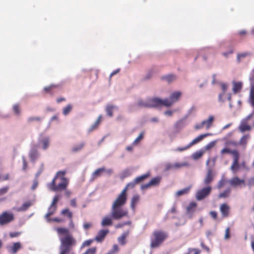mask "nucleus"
<instances>
[{
    "mask_svg": "<svg viewBox=\"0 0 254 254\" xmlns=\"http://www.w3.org/2000/svg\"><path fill=\"white\" fill-rule=\"evenodd\" d=\"M220 154L222 155H223L225 154H231L232 155L233 157H234L235 155L239 154V152L236 149L231 150L228 148H224L221 150Z\"/></svg>",
    "mask_w": 254,
    "mask_h": 254,
    "instance_id": "aec40b11",
    "label": "nucleus"
},
{
    "mask_svg": "<svg viewBox=\"0 0 254 254\" xmlns=\"http://www.w3.org/2000/svg\"><path fill=\"white\" fill-rule=\"evenodd\" d=\"M40 142L42 144V148L46 150L49 146L50 139L49 137H45L40 141Z\"/></svg>",
    "mask_w": 254,
    "mask_h": 254,
    "instance_id": "2f4dec72",
    "label": "nucleus"
},
{
    "mask_svg": "<svg viewBox=\"0 0 254 254\" xmlns=\"http://www.w3.org/2000/svg\"><path fill=\"white\" fill-rule=\"evenodd\" d=\"M143 136H144V132H141L139 134L138 137L133 142V145H137L140 142V141L143 139Z\"/></svg>",
    "mask_w": 254,
    "mask_h": 254,
    "instance_id": "3c124183",
    "label": "nucleus"
},
{
    "mask_svg": "<svg viewBox=\"0 0 254 254\" xmlns=\"http://www.w3.org/2000/svg\"><path fill=\"white\" fill-rule=\"evenodd\" d=\"M22 162H23L22 169H23V170H26L27 168L28 164L26 162V159L24 156L22 157Z\"/></svg>",
    "mask_w": 254,
    "mask_h": 254,
    "instance_id": "0e129e2a",
    "label": "nucleus"
},
{
    "mask_svg": "<svg viewBox=\"0 0 254 254\" xmlns=\"http://www.w3.org/2000/svg\"><path fill=\"white\" fill-rule=\"evenodd\" d=\"M239 154L233 157V161L231 166V169L233 171H237L239 167Z\"/></svg>",
    "mask_w": 254,
    "mask_h": 254,
    "instance_id": "6ab92c4d",
    "label": "nucleus"
},
{
    "mask_svg": "<svg viewBox=\"0 0 254 254\" xmlns=\"http://www.w3.org/2000/svg\"><path fill=\"white\" fill-rule=\"evenodd\" d=\"M211 135V133H205L200 134L198 136H197L196 138L194 139L193 140H192L189 144L190 147L192 146V145L197 143L198 142L201 141L204 137H207L208 136Z\"/></svg>",
    "mask_w": 254,
    "mask_h": 254,
    "instance_id": "a211bd4d",
    "label": "nucleus"
},
{
    "mask_svg": "<svg viewBox=\"0 0 254 254\" xmlns=\"http://www.w3.org/2000/svg\"><path fill=\"white\" fill-rule=\"evenodd\" d=\"M38 186V181L37 179H35L33 181V185L31 187V189L32 190H35Z\"/></svg>",
    "mask_w": 254,
    "mask_h": 254,
    "instance_id": "69168bd1",
    "label": "nucleus"
},
{
    "mask_svg": "<svg viewBox=\"0 0 254 254\" xmlns=\"http://www.w3.org/2000/svg\"><path fill=\"white\" fill-rule=\"evenodd\" d=\"M242 84L241 82H235L234 84L233 91L234 93H237L241 89Z\"/></svg>",
    "mask_w": 254,
    "mask_h": 254,
    "instance_id": "58836bf2",
    "label": "nucleus"
},
{
    "mask_svg": "<svg viewBox=\"0 0 254 254\" xmlns=\"http://www.w3.org/2000/svg\"><path fill=\"white\" fill-rule=\"evenodd\" d=\"M93 242L92 240H88L86 241H85L82 244L81 247L84 248L85 247H88L89 246L91 243Z\"/></svg>",
    "mask_w": 254,
    "mask_h": 254,
    "instance_id": "13d9d810",
    "label": "nucleus"
},
{
    "mask_svg": "<svg viewBox=\"0 0 254 254\" xmlns=\"http://www.w3.org/2000/svg\"><path fill=\"white\" fill-rule=\"evenodd\" d=\"M59 200V197L58 195H55L53 198V201L48 209V211L45 215L46 218H49L50 216L53 215L56 211L57 206V203Z\"/></svg>",
    "mask_w": 254,
    "mask_h": 254,
    "instance_id": "0eeeda50",
    "label": "nucleus"
},
{
    "mask_svg": "<svg viewBox=\"0 0 254 254\" xmlns=\"http://www.w3.org/2000/svg\"><path fill=\"white\" fill-rule=\"evenodd\" d=\"M173 104V101H172L171 99H169L168 98H166L164 100L161 99V106H164L165 107H170Z\"/></svg>",
    "mask_w": 254,
    "mask_h": 254,
    "instance_id": "72a5a7b5",
    "label": "nucleus"
},
{
    "mask_svg": "<svg viewBox=\"0 0 254 254\" xmlns=\"http://www.w3.org/2000/svg\"><path fill=\"white\" fill-rule=\"evenodd\" d=\"M149 108H157L161 107V99L159 98H152L148 99Z\"/></svg>",
    "mask_w": 254,
    "mask_h": 254,
    "instance_id": "2eb2a0df",
    "label": "nucleus"
},
{
    "mask_svg": "<svg viewBox=\"0 0 254 254\" xmlns=\"http://www.w3.org/2000/svg\"><path fill=\"white\" fill-rule=\"evenodd\" d=\"M42 119L40 117H30L27 119V122L28 123H31L34 122H39L42 121Z\"/></svg>",
    "mask_w": 254,
    "mask_h": 254,
    "instance_id": "ea45409f",
    "label": "nucleus"
},
{
    "mask_svg": "<svg viewBox=\"0 0 254 254\" xmlns=\"http://www.w3.org/2000/svg\"><path fill=\"white\" fill-rule=\"evenodd\" d=\"M14 219V216L12 212L3 211L0 214V225L3 226L12 222Z\"/></svg>",
    "mask_w": 254,
    "mask_h": 254,
    "instance_id": "39448f33",
    "label": "nucleus"
},
{
    "mask_svg": "<svg viewBox=\"0 0 254 254\" xmlns=\"http://www.w3.org/2000/svg\"><path fill=\"white\" fill-rule=\"evenodd\" d=\"M203 153L204 152L202 151H196L192 154V158L195 160L198 159L199 158L201 157V156L203 154Z\"/></svg>",
    "mask_w": 254,
    "mask_h": 254,
    "instance_id": "09e8293b",
    "label": "nucleus"
},
{
    "mask_svg": "<svg viewBox=\"0 0 254 254\" xmlns=\"http://www.w3.org/2000/svg\"><path fill=\"white\" fill-rule=\"evenodd\" d=\"M12 110L14 113L16 115H19L20 114V106L19 104H14L12 107Z\"/></svg>",
    "mask_w": 254,
    "mask_h": 254,
    "instance_id": "37998d69",
    "label": "nucleus"
},
{
    "mask_svg": "<svg viewBox=\"0 0 254 254\" xmlns=\"http://www.w3.org/2000/svg\"><path fill=\"white\" fill-rule=\"evenodd\" d=\"M230 185L233 187L245 186V181L238 177H234L229 181Z\"/></svg>",
    "mask_w": 254,
    "mask_h": 254,
    "instance_id": "9b49d317",
    "label": "nucleus"
},
{
    "mask_svg": "<svg viewBox=\"0 0 254 254\" xmlns=\"http://www.w3.org/2000/svg\"><path fill=\"white\" fill-rule=\"evenodd\" d=\"M214 121V117L212 116H210L209 117V118L207 120H204L202 122V125L204 126H206V128L207 129L209 128L212 125L213 122Z\"/></svg>",
    "mask_w": 254,
    "mask_h": 254,
    "instance_id": "393cba45",
    "label": "nucleus"
},
{
    "mask_svg": "<svg viewBox=\"0 0 254 254\" xmlns=\"http://www.w3.org/2000/svg\"><path fill=\"white\" fill-rule=\"evenodd\" d=\"M115 107L112 105H108L107 106L106 111L108 116H113V110Z\"/></svg>",
    "mask_w": 254,
    "mask_h": 254,
    "instance_id": "de8ad7c7",
    "label": "nucleus"
},
{
    "mask_svg": "<svg viewBox=\"0 0 254 254\" xmlns=\"http://www.w3.org/2000/svg\"><path fill=\"white\" fill-rule=\"evenodd\" d=\"M253 117V114H250L243 120L239 127V129L241 132H244L246 131H250L252 129L251 126L248 124V121Z\"/></svg>",
    "mask_w": 254,
    "mask_h": 254,
    "instance_id": "6e6552de",
    "label": "nucleus"
},
{
    "mask_svg": "<svg viewBox=\"0 0 254 254\" xmlns=\"http://www.w3.org/2000/svg\"><path fill=\"white\" fill-rule=\"evenodd\" d=\"M150 176V172H148L145 174L142 175L141 176H138L136 177L134 180V182L136 184H139L140 182H142L144 180L148 178Z\"/></svg>",
    "mask_w": 254,
    "mask_h": 254,
    "instance_id": "a878e982",
    "label": "nucleus"
},
{
    "mask_svg": "<svg viewBox=\"0 0 254 254\" xmlns=\"http://www.w3.org/2000/svg\"><path fill=\"white\" fill-rule=\"evenodd\" d=\"M250 138L249 134H246L243 135L240 140V144L241 145H246L247 143L248 140Z\"/></svg>",
    "mask_w": 254,
    "mask_h": 254,
    "instance_id": "79ce46f5",
    "label": "nucleus"
},
{
    "mask_svg": "<svg viewBox=\"0 0 254 254\" xmlns=\"http://www.w3.org/2000/svg\"><path fill=\"white\" fill-rule=\"evenodd\" d=\"M197 206V203L195 202H191L187 207V212L188 214H192L195 211Z\"/></svg>",
    "mask_w": 254,
    "mask_h": 254,
    "instance_id": "5701e85b",
    "label": "nucleus"
},
{
    "mask_svg": "<svg viewBox=\"0 0 254 254\" xmlns=\"http://www.w3.org/2000/svg\"><path fill=\"white\" fill-rule=\"evenodd\" d=\"M65 171H58L52 182L49 184V188L54 191L65 190L69 183L68 180L65 177Z\"/></svg>",
    "mask_w": 254,
    "mask_h": 254,
    "instance_id": "7ed1b4c3",
    "label": "nucleus"
},
{
    "mask_svg": "<svg viewBox=\"0 0 254 254\" xmlns=\"http://www.w3.org/2000/svg\"><path fill=\"white\" fill-rule=\"evenodd\" d=\"M139 199V196L138 195H134L132 196L131 200V208L134 210L136 203Z\"/></svg>",
    "mask_w": 254,
    "mask_h": 254,
    "instance_id": "7c9ffc66",
    "label": "nucleus"
},
{
    "mask_svg": "<svg viewBox=\"0 0 254 254\" xmlns=\"http://www.w3.org/2000/svg\"><path fill=\"white\" fill-rule=\"evenodd\" d=\"M231 192V189L230 188H227L224 191L222 192H220L218 195V197L219 198H226L230 196V193Z\"/></svg>",
    "mask_w": 254,
    "mask_h": 254,
    "instance_id": "b1692460",
    "label": "nucleus"
},
{
    "mask_svg": "<svg viewBox=\"0 0 254 254\" xmlns=\"http://www.w3.org/2000/svg\"><path fill=\"white\" fill-rule=\"evenodd\" d=\"M32 205V202L31 200L27 201L23 203L21 207L17 208V211H25L27 210Z\"/></svg>",
    "mask_w": 254,
    "mask_h": 254,
    "instance_id": "4be33fe9",
    "label": "nucleus"
},
{
    "mask_svg": "<svg viewBox=\"0 0 254 254\" xmlns=\"http://www.w3.org/2000/svg\"><path fill=\"white\" fill-rule=\"evenodd\" d=\"M61 214L66 216L69 219L72 218L73 214L68 208H65L61 211Z\"/></svg>",
    "mask_w": 254,
    "mask_h": 254,
    "instance_id": "473e14b6",
    "label": "nucleus"
},
{
    "mask_svg": "<svg viewBox=\"0 0 254 254\" xmlns=\"http://www.w3.org/2000/svg\"><path fill=\"white\" fill-rule=\"evenodd\" d=\"M226 181L224 178H222L220 180L217 185V188L218 189H222L226 184Z\"/></svg>",
    "mask_w": 254,
    "mask_h": 254,
    "instance_id": "8fccbe9b",
    "label": "nucleus"
},
{
    "mask_svg": "<svg viewBox=\"0 0 254 254\" xmlns=\"http://www.w3.org/2000/svg\"><path fill=\"white\" fill-rule=\"evenodd\" d=\"M8 187H4L0 189V196L5 194L8 191Z\"/></svg>",
    "mask_w": 254,
    "mask_h": 254,
    "instance_id": "bf43d9fd",
    "label": "nucleus"
},
{
    "mask_svg": "<svg viewBox=\"0 0 254 254\" xmlns=\"http://www.w3.org/2000/svg\"><path fill=\"white\" fill-rule=\"evenodd\" d=\"M92 226V224L90 222H85L83 224V227L85 230H88L91 228Z\"/></svg>",
    "mask_w": 254,
    "mask_h": 254,
    "instance_id": "6e6d98bb",
    "label": "nucleus"
},
{
    "mask_svg": "<svg viewBox=\"0 0 254 254\" xmlns=\"http://www.w3.org/2000/svg\"><path fill=\"white\" fill-rule=\"evenodd\" d=\"M39 156L38 152L37 150H32L29 153V157L31 161L34 162Z\"/></svg>",
    "mask_w": 254,
    "mask_h": 254,
    "instance_id": "c9c22d12",
    "label": "nucleus"
},
{
    "mask_svg": "<svg viewBox=\"0 0 254 254\" xmlns=\"http://www.w3.org/2000/svg\"><path fill=\"white\" fill-rule=\"evenodd\" d=\"M250 54L248 52L239 53L237 55V62L240 63L242 59L246 58L247 56H249Z\"/></svg>",
    "mask_w": 254,
    "mask_h": 254,
    "instance_id": "c03bdc74",
    "label": "nucleus"
},
{
    "mask_svg": "<svg viewBox=\"0 0 254 254\" xmlns=\"http://www.w3.org/2000/svg\"><path fill=\"white\" fill-rule=\"evenodd\" d=\"M220 211L222 217L227 218L229 216L230 206L228 204L223 203L220 205Z\"/></svg>",
    "mask_w": 254,
    "mask_h": 254,
    "instance_id": "4468645a",
    "label": "nucleus"
},
{
    "mask_svg": "<svg viewBox=\"0 0 254 254\" xmlns=\"http://www.w3.org/2000/svg\"><path fill=\"white\" fill-rule=\"evenodd\" d=\"M102 120V116L100 115L98 117V119L97 121L91 126L89 130L90 131H93L96 129L99 125H100L101 121Z\"/></svg>",
    "mask_w": 254,
    "mask_h": 254,
    "instance_id": "f704fd0d",
    "label": "nucleus"
},
{
    "mask_svg": "<svg viewBox=\"0 0 254 254\" xmlns=\"http://www.w3.org/2000/svg\"><path fill=\"white\" fill-rule=\"evenodd\" d=\"M230 237V229H229V228H227L225 230V238L226 239H229Z\"/></svg>",
    "mask_w": 254,
    "mask_h": 254,
    "instance_id": "338daca9",
    "label": "nucleus"
},
{
    "mask_svg": "<svg viewBox=\"0 0 254 254\" xmlns=\"http://www.w3.org/2000/svg\"><path fill=\"white\" fill-rule=\"evenodd\" d=\"M83 146H84L83 143H81L79 145L75 146L73 147L72 151L73 152H77L79 151L81 149H82L83 148Z\"/></svg>",
    "mask_w": 254,
    "mask_h": 254,
    "instance_id": "5fc2aeb1",
    "label": "nucleus"
},
{
    "mask_svg": "<svg viewBox=\"0 0 254 254\" xmlns=\"http://www.w3.org/2000/svg\"><path fill=\"white\" fill-rule=\"evenodd\" d=\"M119 251V248L117 245L115 244L113 245V248L112 250L110 251L111 252H112V254H116Z\"/></svg>",
    "mask_w": 254,
    "mask_h": 254,
    "instance_id": "052dcab7",
    "label": "nucleus"
},
{
    "mask_svg": "<svg viewBox=\"0 0 254 254\" xmlns=\"http://www.w3.org/2000/svg\"><path fill=\"white\" fill-rule=\"evenodd\" d=\"M215 177V173L212 169L209 168L206 173L205 178L203 180V184L206 186H209V185L213 182Z\"/></svg>",
    "mask_w": 254,
    "mask_h": 254,
    "instance_id": "9d476101",
    "label": "nucleus"
},
{
    "mask_svg": "<svg viewBox=\"0 0 254 254\" xmlns=\"http://www.w3.org/2000/svg\"><path fill=\"white\" fill-rule=\"evenodd\" d=\"M251 81V87L250 91V98L251 103L254 104V76L250 78Z\"/></svg>",
    "mask_w": 254,
    "mask_h": 254,
    "instance_id": "bb28decb",
    "label": "nucleus"
},
{
    "mask_svg": "<svg viewBox=\"0 0 254 254\" xmlns=\"http://www.w3.org/2000/svg\"><path fill=\"white\" fill-rule=\"evenodd\" d=\"M57 87L56 85H51L49 86H46L44 88V90L46 93H50L53 94L54 93L53 89Z\"/></svg>",
    "mask_w": 254,
    "mask_h": 254,
    "instance_id": "4c0bfd02",
    "label": "nucleus"
},
{
    "mask_svg": "<svg viewBox=\"0 0 254 254\" xmlns=\"http://www.w3.org/2000/svg\"><path fill=\"white\" fill-rule=\"evenodd\" d=\"M190 146L189 144H188V145L183 147H178V148H176L175 150L176 151L181 152V151H184L185 150H186L188 149L189 148H190Z\"/></svg>",
    "mask_w": 254,
    "mask_h": 254,
    "instance_id": "680f3d73",
    "label": "nucleus"
},
{
    "mask_svg": "<svg viewBox=\"0 0 254 254\" xmlns=\"http://www.w3.org/2000/svg\"><path fill=\"white\" fill-rule=\"evenodd\" d=\"M109 230L102 229L99 231L95 238V240L98 242H102L105 239L106 236L109 233Z\"/></svg>",
    "mask_w": 254,
    "mask_h": 254,
    "instance_id": "dca6fc26",
    "label": "nucleus"
},
{
    "mask_svg": "<svg viewBox=\"0 0 254 254\" xmlns=\"http://www.w3.org/2000/svg\"><path fill=\"white\" fill-rule=\"evenodd\" d=\"M175 79V76L171 74L166 75L162 77V79L166 80L168 82H171V81L174 80Z\"/></svg>",
    "mask_w": 254,
    "mask_h": 254,
    "instance_id": "a18cd8bd",
    "label": "nucleus"
},
{
    "mask_svg": "<svg viewBox=\"0 0 254 254\" xmlns=\"http://www.w3.org/2000/svg\"><path fill=\"white\" fill-rule=\"evenodd\" d=\"M96 248L92 247L88 249L85 253L82 254H95L96 252Z\"/></svg>",
    "mask_w": 254,
    "mask_h": 254,
    "instance_id": "864d4df0",
    "label": "nucleus"
},
{
    "mask_svg": "<svg viewBox=\"0 0 254 254\" xmlns=\"http://www.w3.org/2000/svg\"><path fill=\"white\" fill-rule=\"evenodd\" d=\"M138 105L141 107L150 108L148 99L145 101H143L142 100L139 101L138 102Z\"/></svg>",
    "mask_w": 254,
    "mask_h": 254,
    "instance_id": "49530a36",
    "label": "nucleus"
},
{
    "mask_svg": "<svg viewBox=\"0 0 254 254\" xmlns=\"http://www.w3.org/2000/svg\"><path fill=\"white\" fill-rule=\"evenodd\" d=\"M174 169H178L184 167L188 166V163L187 162L179 163L176 162L173 164Z\"/></svg>",
    "mask_w": 254,
    "mask_h": 254,
    "instance_id": "a19ab883",
    "label": "nucleus"
},
{
    "mask_svg": "<svg viewBox=\"0 0 254 254\" xmlns=\"http://www.w3.org/2000/svg\"><path fill=\"white\" fill-rule=\"evenodd\" d=\"M161 179L162 178L160 176L154 177L148 183L142 185L141 188L142 190H145L152 186H158L161 182Z\"/></svg>",
    "mask_w": 254,
    "mask_h": 254,
    "instance_id": "1a4fd4ad",
    "label": "nucleus"
},
{
    "mask_svg": "<svg viewBox=\"0 0 254 254\" xmlns=\"http://www.w3.org/2000/svg\"><path fill=\"white\" fill-rule=\"evenodd\" d=\"M56 230L59 236H65L60 238L61 244L59 247V254H75L71 250L76 245V241L70 234L69 229L65 227H59L56 228Z\"/></svg>",
    "mask_w": 254,
    "mask_h": 254,
    "instance_id": "f257e3e1",
    "label": "nucleus"
},
{
    "mask_svg": "<svg viewBox=\"0 0 254 254\" xmlns=\"http://www.w3.org/2000/svg\"><path fill=\"white\" fill-rule=\"evenodd\" d=\"M72 109V105L71 104H68L63 108V114L64 116H66L71 111Z\"/></svg>",
    "mask_w": 254,
    "mask_h": 254,
    "instance_id": "e433bc0d",
    "label": "nucleus"
},
{
    "mask_svg": "<svg viewBox=\"0 0 254 254\" xmlns=\"http://www.w3.org/2000/svg\"><path fill=\"white\" fill-rule=\"evenodd\" d=\"M128 231L124 233L121 237L118 238V242L121 245H125L126 244V239L128 235Z\"/></svg>",
    "mask_w": 254,
    "mask_h": 254,
    "instance_id": "c85d7f7f",
    "label": "nucleus"
},
{
    "mask_svg": "<svg viewBox=\"0 0 254 254\" xmlns=\"http://www.w3.org/2000/svg\"><path fill=\"white\" fill-rule=\"evenodd\" d=\"M104 172H106L109 175H111L113 173V170L111 169L106 170L104 167L99 168L93 173L92 175L93 179L100 177Z\"/></svg>",
    "mask_w": 254,
    "mask_h": 254,
    "instance_id": "ddd939ff",
    "label": "nucleus"
},
{
    "mask_svg": "<svg viewBox=\"0 0 254 254\" xmlns=\"http://www.w3.org/2000/svg\"><path fill=\"white\" fill-rule=\"evenodd\" d=\"M191 186H189L183 190H178V191L176 192V195L177 196L179 197L181 195L188 194L189 192Z\"/></svg>",
    "mask_w": 254,
    "mask_h": 254,
    "instance_id": "c756f323",
    "label": "nucleus"
},
{
    "mask_svg": "<svg viewBox=\"0 0 254 254\" xmlns=\"http://www.w3.org/2000/svg\"><path fill=\"white\" fill-rule=\"evenodd\" d=\"M21 234V232H10L9 234V235L10 238H14L18 237Z\"/></svg>",
    "mask_w": 254,
    "mask_h": 254,
    "instance_id": "e2e57ef3",
    "label": "nucleus"
},
{
    "mask_svg": "<svg viewBox=\"0 0 254 254\" xmlns=\"http://www.w3.org/2000/svg\"><path fill=\"white\" fill-rule=\"evenodd\" d=\"M170 170H174L173 164H166L164 169L165 171H168Z\"/></svg>",
    "mask_w": 254,
    "mask_h": 254,
    "instance_id": "4d7b16f0",
    "label": "nucleus"
},
{
    "mask_svg": "<svg viewBox=\"0 0 254 254\" xmlns=\"http://www.w3.org/2000/svg\"><path fill=\"white\" fill-rule=\"evenodd\" d=\"M192 252L194 253V254H200L201 253V251L198 249L195 248H190L188 249L187 254H190Z\"/></svg>",
    "mask_w": 254,
    "mask_h": 254,
    "instance_id": "603ef678",
    "label": "nucleus"
},
{
    "mask_svg": "<svg viewBox=\"0 0 254 254\" xmlns=\"http://www.w3.org/2000/svg\"><path fill=\"white\" fill-rule=\"evenodd\" d=\"M22 248L20 242H16L13 244L12 246L9 248V251L12 254H15Z\"/></svg>",
    "mask_w": 254,
    "mask_h": 254,
    "instance_id": "412c9836",
    "label": "nucleus"
},
{
    "mask_svg": "<svg viewBox=\"0 0 254 254\" xmlns=\"http://www.w3.org/2000/svg\"><path fill=\"white\" fill-rule=\"evenodd\" d=\"M181 95L182 93L180 91L175 92L171 94V95L170 96V98L171 99L172 101H173L174 103L179 100Z\"/></svg>",
    "mask_w": 254,
    "mask_h": 254,
    "instance_id": "cd10ccee",
    "label": "nucleus"
},
{
    "mask_svg": "<svg viewBox=\"0 0 254 254\" xmlns=\"http://www.w3.org/2000/svg\"><path fill=\"white\" fill-rule=\"evenodd\" d=\"M113 220L114 219L111 215L110 216L106 215L102 219L101 225L102 226H111L113 224Z\"/></svg>",
    "mask_w": 254,
    "mask_h": 254,
    "instance_id": "f3484780",
    "label": "nucleus"
},
{
    "mask_svg": "<svg viewBox=\"0 0 254 254\" xmlns=\"http://www.w3.org/2000/svg\"><path fill=\"white\" fill-rule=\"evenodd\" d=\"M136 185V184L135 183L134 180L132 182L128 183L126 185V187L122 190L121 192L118 195V196H120L124 198L127 199V190L130 189H133Z\"/></svg>",
    "mask_w": 254,
    "mask_h": 254,
    "instance_id": "f8f14e48",
    "label": "nucleus"
},
{
    "mask_svg": "<svg viewBox=\"0 0 254 254\" xmlns=\"http://www.w3.org/2000/svg\"><path fill=\"white\" fill-rule=\"evenodd\" d=\"M210 216L214 219H216L217 218V213L216 211H212L209 213Z\"/></svg>",
    "mask_w": 254,
    "mask_h": 254,
    "instance_id": "774afa93",
    "label": "nucleus"
},
{
    "mask_svg": "<svg viewBox=\"0 0 254 254\" xmlns=\"http://www.w3.org/2000/svg\"><path fill=\"white\" fill-rule=\"evenodd\" d=\"M168 237V235L165 231L161 230L154 231L150 239V247L154 249L160 247Z\"/></svg>",
    "mask_w": 254,
    "mask_h": 254,
    "instance_id": "20e7f679",
    "label": "nucleus"
},
{
    "mask_svg": "<svg viewBox=\"0 0 254 254\" xmlns=\"http://www.w3.org/2000/svg\"><path fill=\"white\" fill-rule=\"evenodd\" d=\"M211 186H208L205 188L198 190L196 193V198L198 200H201L207 196L211 191Z\"/></svg>",
    "mask_w": 254,
    "mask_h": 254,
    "instance_id": "423d86ee",
    "label": "nucleus"
},
{
    "mask_svg": "<svg viewBox=\"0 0 254 254\" xmlns=\"http://www.w3.org/2000/svg\"><path fill=\"white\" fill-rule=\"evenodd\" d=\"M127 199L120 196L117 197L111 207V214L114 220H121L124 217H128V210L123 207L126 203Z\"/></svg>",
    "mask_w": 254,
    "mask_h": 254,
    "instance_id": "f03ea898",
    "label": "nucleus"
}]
</instances>
